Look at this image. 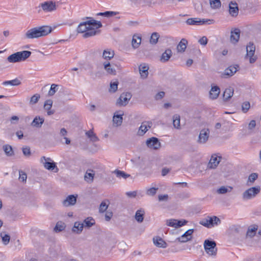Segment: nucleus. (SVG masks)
Instances as JSON below:
<instances>
[{"mask_svg": "<svg viewBox=\"0 0 261 261\" xmlns=\"http://www.w3.org/2000/svg\"><path fill=\"white\" fill-rule=\"evenodd\" d=\"M91 20L81 22L77 28V32L79 33H83V37L85 38L94 36L99 33V31L95 30L102 27L100 21H96L91 18Z\"/></svg>", "mask_w": 261, "mask_h": 261, "instance_id": "1", "label": "nucleus"}, {"mask_svg": "<svg viewBox=\"0 0 261 261\" xmlns=\"http://www.w3.org/2000/svg\"><path fill=\"white\" fill-rule=\"evenodd\" d=\"M52 30V28L48 25L35 27L26 32L24 38L29 39L38 38L47 35L51 32Z\"/></svg>", "mask_w": 261, "mask_h": 261, "instance_id": "2", "label": "nucleus"}, {"mask_svg": "<svg viewBox=\"0 0 261 261\" xmlns=\"http://www.w3.org/2000/svg\"><path fill=\"white\" fill-rule=\"evenodd\" d=\"M31 54V51L29 50L18 51L8 56L7 61L13 63L23 61L28 59Z\"/></svg>", "mask_w": 261, "mask_h": 261, "instance_id": "3", "label": "nucleus"}, {"mask_svg": "<svg viewBox=\"0 0 261 261\" xmlns=\"http://www.w3.org/2000/svg\"><path fill=\"white\" fill-rule=\"evenodd\" d=\"M221 223L220 219L216 216H207L205 219L201 220L199 223L207 228H211L215 225H217Z\"/></svg>", "mask_w": 261, "mask_h": 261, "instance_id": "4", "label": "nucleus"}, {"mask_svg": "<svg viewBox=\"0 0 261 261\" xmlns=\"http://www.w3.org/2000/svg\"><path fill=\"white\" fill-rule=\"evenodd\" d=\"M205 252L210 255L216 256L217 252L216 243L214 241L206 240L204 242Z\"/></svg>", "mask_w": 261, "mask_h": 261, "instance_id": "5", "label": "nucleus"}, {"mask_svg": "<svg viewBox=\"0 0 261 261\" xmlns=\"http://www.w3.org/2000/svg\"><path fill=\"white\" fill-rule=\"evenodd\" d=\"M260 191L259 186L250 188L243 193L242 198L244 200L252 199L260 192Z\"/></svg>", "mask_w": 261, "mask_h": 261, "instance_id": "6", "label": "nucleus"}, {"mask_svg": "<svg viewBox=\"0 0 261 261\" xmlns=\"http://www.w3.org/2000/svg\"><path fill=\"white\" fill-rule=\"evenodd\" d=\"M215 21L213 19H201L199 18H191L186 20V23L188 25H200L205 24H213Z\"/></svg>", "mask_w": 261, "mask_h": 261, "instance_id": "7", "label": "nucleus"}, {"mask_svg": "<svg viewBox=\"0 0 261 261\" xmlns=\"http://www.w3.org/2000/svg\"><path fill=\"white\" fill-rule=\"evenodd\" d=\"M255 50V46L254 43L252 42H249V43L246 46V57H249V62L250 63H254L257 57L254 56Z\"/></svg>", "mask_w": 261, "mask_h": 261, "instance_id": "8", "label": "nucleus"}, {"mask_svg": "<svg viewBox=\"0 0 261 261\" xmlns=\"http://www.w3.org/2000/svg\"><path fill=\"white\" fill-rule=\"evenodd\" d=\"M39 7L45 13L51 12L57 9L56 2L53 1H48L40 4Z\"/></svg>", "mask_w": 261, "mask_h": 261, "instance_id": "9", "label": "nucleus"}, {"mask_svg": "<svg viewBox=\"0 0 261 261\" xmlns=\"http://www.w3.org/2000/svg\"><path fill=\"white\" fill-rule=\"evenodd\" d=\"M41 162L43 164L44 168L49 170H54L56 169V172H57L59 170L57 167L56 163L54 162L50 158H46L45 156H42L40 159Z\"/></svg>", "mask_w": 261, "mask_h": 261, "instance_id": "10", "label": "nucleus"}, {"mask_svg": "<svg viewBox=\"0 0 261 261\" xmlns=\"http://www.w3.org/2000/svg\"><path fill=\"white\" fill-rule=\"evenodd\" d=\"M146 144L148 147L154 150H157L161 147V143L155 137H151L147 140Z\"/></svg>", "mask_w": 261, "mask_h": 261, "instance_id": "11", "label": "nucleus"}, {"mask_svg": "<svg viewBox=\"0 0 261 261\" xmlns=\"http://www.w3.org/2000/svg\"><path fill=\"white\" fill-rule=\"evenodd\" d=\"M193 232V229H188L181 237L177 238L176 241L180 243H186L192 239Z\"/></svg>", "mask_w": 261, "mask_h": 261, "instance_id": "12", "label": "nucleus"}, {"mask_svg": "<svg viewBox=\"0 0 261 261\" xmlns=\"http://www.w3.org/2000/svg\"><path fill=\"white\" fill-rule=\"evenodd\" d=\"M77 198V195H70L62 201V204L65 207L74 205L76 202Z\"/></svg>", "mask_w": 261, "mask_h": 261, "instance_id": "13", "label": "nucleus"}, {"mask_svg": "<svg viewBox=\"0 0 261 261\" xmlns=\"http://www.w3.org/2000/svg\"><path fill=\"white\" fill-rule=\"evenodd\" d=\"M210 130L208 128L202 129L199 135L198 142L204 144L206 142L209 138Z\"/></svg>", "mask_w": 261, "mask_h": 261, "instance_id": "14", "label": "nucleus"}, {"mask_svg": "<svg viewBox=\"0 0 261 261\" xmlns=\"http://www.w3.org/2000/svg\"><path fill=\"white\" fill-rule=\"evenodd\" d=\"M131 98L129 93H122L117 101V105L119 106H124L127 105Z\"/></svg>", "mask_w": 261, "mask_h": 261, "instance_id": "15", "label": "nucleus"}, {"mask_svg": "<svg viewBox=\"0 0 261 261\" xmlns=\"http://www.w3.org/2000/svg\"><path fill=\"white\" fill-rule=\"evenodd\" d=\"M152 125L151 121H145L142 123L138 132V134L140 136H143Z\"/></svg>", "mask_w": 261, "mask_h": 261, "instance_id": "16", "label": "nucleus"}, {"mask_svg": "<svg viewBox=\"0 0 261 261\" xmlns=\"http://www.w3.org/2000/svg\"><path fill=\"white\" fill-rule=\"evenodd\" d=\"M222 157L216 154L212 155L208 164V167L210 169L216 168L219 164Z\"/></svg>", "mask_w": 261, "mask_h": 261, "instance_id": "17", "label": "nucleus"}, {"mask_svg": "<svg viewBox=\"0 0 261 261\" xmlns=\"http://www.w3.org/2000/svg\"><path fill=\"white\" fill-rule=\"evenodd\" d=\"M229 14L233 17H236L239 13V8L236 2H230L229 4Z\"/></svg>", "mask_w": 261, "mask_h": 261, "instance_id": "18", "label": "nucleus"}, {"mask_svg": "<svg viewBox=\"0 0 261 261\" xmlns=\"http://www.w3.org/2000/svg\"><path fill=\"white\" fill-rule=\"evenodd\" d=\"M148 69L149 67L147 64L143 63L141 64L139 67V72L141 77L145 79L147 78L148 75Z\"/></svg>", "mask_w": 261, "mask_h": 261, "instance_id": "19", "label": "nucleus"}, {"mask_svg": "<svg viewBox=\"0 0 261 261\" xmlns=\"http://www.w3.org/2000/svg\"><path fill=\"white\" fill-rule=\"evenodd\" d=\"M240 36V30L239 29H234L231 31L230 41L232 43H237L239 40Z\"/></svg>", "mask_w": 261, "mask_h": 261, "instance_id": "20", "label": "nucleus"}, {"mask_svg": "<svg viewBox=\"0 0 261 261\" xmlns=\"http://www.w3.org/2000/svg\"><path fill=\"white\" fill-rule=\"evenodd\" d=\"M123 113L122 112H117L114 114L113 121L114 123L117 126H120L121 125L123 120Z\"/></svg>", "mask_w": 261, "mask_h": 261, "instance_id": "21", "label": "nucleus"}, {"mask_svg": "<svg viewBox=\"0 0 261 261\" xmlns=\"http://www.w3.org/2000/svg\"><path fill=\"white\" fill-rule=\"evenodd\" d=\"M153 242L154 244L158 247L165 248L167 247V243L159 237L153 238Z\"/></svg>", "mask_w": 261, "mask_h": 261, "instance_id": "22", "label": "nucleus"}, {"mask_svg": "<svg viewBox=\"0 0 261 261\" xmlns=\"http://www.w3.org/2000/svg\"><path fill=\"white\" fill-rule=\"evenodd\" d=\"M220 93V89L217 86H212L210 91V97L212 99H216Z\"/></svg>", "mask_w": 261, "mask_h": 261, "instance_id": "23", "label": "nucleus"}, {"mask_svg": "<svg viewBox=\"0 0 261 261\" xmlns=\"http://www.w3.org/2000/svg\"><path fill=\"white\" fill-rule=\"evenodd\" d=\"M103 67L105 70L107 71L108 74L112 75L116 74V70L115 68L112 67V65L108 61H106L103 63Z\"/></svg>", "mask_w": 261, "mask_h": 261, "instance_id": "24", "label": "nucleus"}, {"mask_svg": "<svg viewBox=\"0 0 261 261\" xmlns=\"http://www.w3.org/2000/svg\"><path fill=\"white\" fill-rule=\"evenodd\" d=\"M53 105V101L52 100L48 99L45 101L44 105V108L45 110H46L47 112V115H51L55 113L54 110H51V108L52 107Z\"/></svg>", "mask_w": 261, "mask_h": 261, "instance_id": "25", "label": "nucleus"}, {"mask_svg": "<svg viewBox=\"0 0 261 261\" xmlns=\"http://www.w3.org/2000/svg\"><path fill=\"white\" fill-rule=\"evenodd\" d=\"M172 55V53L170 49L168 48L166 49L165 51L162 54L160 59L161 61L162 62L168 61L171 58Z\"/></svg>", "mask_w": 261, "mask_h": 261, "instance_id": "26", "label": "nucleus"}, {"mask_svg": "<svg viewBox=\"0 0 261 261\" xmlns=\"http://www.w3.org/2000/svg\"><path fill=\"white\" fill-rule=\"evenodd\" d=\"M233 94V89L231 87L226 88L223 92V97L224 101L228 100Z\"/></svg>", "mask_w": 261, "mask_h": 261, "instance_id": "27", "label": "nucleus"}, {"mask_svg": "<svg viewBox=\"0 0 261 261\" xmlns=\"http://www.w3.org/2000/svg\"><path fill=\"white\" fill-rule=\"evenodd\" d=\"M44 119L42 117L36 116L32 122V125L36 127H41L43 123Z\"/></svg>", "mask_w": 261, "mask_h": 261, "instance_id": "28", "label": "nucleus"}, {"mask_svg": "<svg viewBox=\"0 0 261 261\" xmlns=\"http://www.w3.org/2000/svg\"><path fill=\"white\" fill-rule=\"evenodd\" d=\"M84 224L80 222H75L72 229V231L77 234H80L83 229Z\"/></svg>", "mask_w": 261, "mask_h": 261, "instance_id": "29", "label": "nucleus"}, {"mask_svg": "<svg viewBox=\"0 0 261 261\" xmlns=\"http://www.w3.org/2000/svg\"><path fill=\"white\" fill-rule=\"evenodd\" d=\"M187 44L188 41L186 39H182L177 46V50L178 52H184L187 47Z\"/></svg>", "mask_w": 261, "mask_h": 261, "instance_id": "30", "label": "nucleus"}, {"mask_svg": "<svg viewBox=\"0 0 261 261\" xmlns=\"http://www.w3.org/2000/svg\"><path fill=\"white\" fill-rule=\"evenodd\" d=\"M114 56V51L110 49L104 50L102 54V58L107 60H110Z\"/></svg>", "mask_w": 261, "mask_h": 261, "instance_id": "31", "label": "nucleus"}, {"mask_svg": "<svg viewBox=\"0 0 261 261\" xmlns=\"http://www.w3.org/2000/svg\"><path fill=\"white\" fill-rule=\"evenodd\" d=\"M110 202L108 199H105L103 200L99 207V213H103L106 212L108 208V206L110 204Z\"/></svg>", "mask_w": 261, "mask_h": 261, "instance_id": "32", "label": "nucleus"}, {"mask_svg": "<svg viewBox=\"0 0 261 261\" xmlns=\"http://www.w3.org/2000/svg\"><path fill=\"white\" fill-rule=\"evenodd\" d=\"M3 149L8 156H12L14 154L12 147L11 145L6 144L3 146Z\"/></svg>", "mask_w": 261, "mask_h": 261, "instance_id": "33", "label": "nucleus"}, {"mask_svg": "<svg viewBox=\"0 0 261 261\" xmlns=\"http://www.w3.org/2000/svg\"><path fill=\"white\" fill-rule=\"evenodd\" d=\"M144 214V211L141 210H139L136 212L135 219L138 222L141 223L143 222Z\"/></svg>", "mask_w": 261, "mask_h": 261, "instance_id": "34", "label": "nucleus"}, {"mask_svg": "<svg viewBox=\"0 0 261 261\" xmlns=\"http://www.w3.org/2000/svg\"><path fill=\"white\" fill-rule=\"evenodd\" d=\"M86 135L87 136V137L89 138L90 140L93 142H95L99 140L98 138L96 136V134L93 132V131L92 129L87 131L86 133Z\"/></svg>", "mask_w": 261, "mask_h": 261, "instance_id": "35", "label": "nucleus"}, {"mask_svg": "<svg viewBox=\"0 0 261 261\" xmlns=\"http://www.w3.org/2000/svg\"><path fill=\"white\" fill-rule=\"evenodd\" d=\"M65 227H66V225H65V223H64L63 222H62V221H58L56 223V225L54 230L56 232H61V231H63V230H64Z\"/></svg>", "mask_w": 261, "mask_h": 261, "instance_id": "36", "label": "nucleus"}, {"mask_svg": "<svg viewBox=\"0 0 261 261\" xmlns=\"http://www.w3.org/2000/svg\"><path fill=\"white\" fill-rule=\"evenodd\" d=\"M141 38L137 35H134L132 39V46L134 48H137L139 47L141 43Z\"/></svg>", "mask_w": 261, "mask_h": 261, "instance_id": "37", "label": "nucleus"}, {"mask_svg": "<svg viewBox=\"0 0 261 261\" xmlns=\"http://www.w3.org/2000/svg\"><path fill=\"white\" fill-rule=\"evenodd\" d=\"M21 84L20 81L17 78H16L13 80L11 81H6L3 83V85L4 86L7 85H11L13 86H18Z\"/></svg>", "mask_w": 261, "mask_h": 261, "instance_id": "38", "label": "nucleus"}, {"mask_svg": "<svg viewBox=\"0 0 261 261\" xmlns=\"http://www.w3.org/2000/svg\"><path fill=\"white\" fill-rule=\"evenodd\" d=\"M95 223V222L94 219L91 217H88L86 219H85L83 223L84 226L88 228L94 225Z\"/></svg>", "mask_w": 261, "mask_h": 261, "instance_id": "39", "label": "nucleus"}, {"mask_svg": "<svg viewBox=\"0 0 261 261\" xmlns=\"http://www.w3.org/2000/svg\"><path fill=\"white\" fill-rule=\"evenodd\" d=\"M237 70V69L236 67L230 66L225 70L224 74L228 76H232L236 72Z\"/></svg>", "mask_w": 261, "mask_h": 261, "instance_id": "40", "label": "nucleus"}, {"mask_svg": "<svg viewBox=\"0 0 261 261\" xmlns=\"http://www.w3.org/2000/svg\"><path fill=\"white\" fill-rule=\"evenodd\" d=\"M94 173L92 170H88L85 173V179L88 181H92L93 180Z\"/></svg>", "mask_w": 261, "mask_h": 261, "instance_id": "41", "label": "nucleus"}, {"mask_svg": "<svg viewBox=\"0 0 261 261\" xmlns=\"http://www.w3.org/2000/svg\"><path fill=\"white\" fill-rule=\"evenodd\" d=\"M258 174L256 173H251L248 177V179L247 182L248 186H251L254 181L257 178Z\"/></svg>", "mask_w": 261, "mask_h": 261, "instance_id": "42", "label": "nucleus"}, {"mask_svg": "<svg viewBox=\"0 0 261 261\" xmlns=\"http://www.w3.org/2000/svg\"><path fill=\"white\" fill-rule=\"evenodd\" d=\"M159 37L160 35L159 34V33L156 32L153 33L150 37V43L152 44H156L158 41Z\"/></svg>", "mask_w": 261, "mask_h": 261, "instance_id": "43", "label": "nucleus"}, {"mask_svg": "<svg viewBox=\"0 0 261 261\" xmlns=\"http://www.w3.org/2000/svg\"><path fill=\"white\" fill-rule=\"evenodd\" d=\"M173 124L175 128H180V117L178 115H175L173 117Z\"/></svg>", "mask_w": 261, "mask_h": 261, "instance_id": "44", "label": "nucleus"}, {"mask_svg": "<svg viewBox=\"0 0 261 261\" xmlns=\"http://www.w3.org/2000/svg\"><path fill=\"white\" fill-rule=\"evenodd\" d=\"M114 173L116 175L117 177L119 178H123L124 179L127 178L130 176L129 174H126L124 171L116 170L114 171Z\"/></svg>", "mask_w": 261, "mask_h": 261, "instance_id": "45", "label": "nucleus"}, {"mask_svg": "<svg viewBox=\"0 0 261 261\" xmlns=\"http://www.w3.org/2000/svg\"><path fill=\"white\" fill-rule=\"evenodd\" d=\"M257 229V227L256 226L248 228V229L246 233L247 236L249 237L250 238L253 237V236H254Z\"/></svg>", "mask_w": 261, "mask_h": 261, "instance_id": "46", "label": "nucleus"}, {"mask_svg": "<svg viewBox=\"0 0 261 261\" xmlns=\"http://www.w3.org/2000/svg\"><path fill=\"white\" fill-rule=\"evenodd\" d=\"M0 236L2 239V241L3 243L5 245H7L10 242V236L8 234H5L4 232H2L1 233Z\"/></svg>", "mask_w": 261, "mask_h": 261, "instance_id": "47", "label": "nucleus"}, {"mask_svg": "<svg viewBox=\"0 0 261 261\" xmlns=\"http://www.w3.org/2000/svg\"><path fill=\"white\" fill-rule=\"evenodd\" d=\"M211 6L213 9L218 8L221 7L220 0H210Z\"/></svg>", "mask_w": 261, "mask_h": 261, "instance_id": "48", "label": "nucleus"}, {"mask_svg": "<svg viewBox=\"0 0 261 261\" xmlns=\"http://www.w3.org/2000/svg\"><path fill=\"white\" fill-rule=\"evenodd\" d=\"M40 97V96L39 94H35L33 96H32L30 100V105H34L36 103L39 98Z\"/></svg>", "mask_w": 261, "mask_h": 261, "instance_id": "49", "label": "nucleus"}, {"mask_svg": "<svg viewBox=\"0 0 261 261\" xmlns=\"http://www.w3.org/2000/svg\"><path fill=\"white\" fill-rule=\"evenodd\" d=\"M241 227L238 225H232L230 227L229 230L232 233H239L240 232Z\"/></svg>", "mask_w": 261, "mask_h": 261, "instance_id": "50", "label": "nucleus"}, {"mask_svg": "<svg viewBox=\"0 0 261 261\" xmlns=\"http://www.w3.org/2000/svg\"><path fill=\"white\" fill-rule=\"evenodd\" d=\"M58 86V85L54 84H53L51 85L50 89L49 91H48V95L49 96H53L55 94V93L57 91V88Z\"/></svg>", "mask_w": 261, "mask_h": 261, "instance_id": "51", "label": "nucleus"}, {"mask_svg": "<svg viewBox=\"0 0 261 261\" xmlns=\"http://www.w3.org/2000/svg\"><path fill=\"white\" fill-rule=\"evenodd\" d=\"M118 82H111L110 83V91L115 92L117 91L118 88Z\"/></svg>", "mask_w": 261, "mask_h": 261, "instance_id": "52", "label": "nucleus"}, {"mask_svg": "<svg viewBox=\"0 0 261 261\" xmlns=\"http://www.w3.org/2000/svg\"><path fill=\"white\" fill-rule=\"evenodd\" d=\"M250 107V103L248 101H246L243 103L242 105V111L244 113H246Z\"/></svg>", "mask_w": 261, "mask_h": 261, "instance_id": "53", "label": "nucleus"}, {"mask_svg": "<svg viewBox=\"0 0 261 261\" xmlns=\"http://www.w3.org/2000/svg\"><path fill=\"white\" fill-rule=\"evenodd\" d=\"M158 190V188H151L147 190L146 194L149 196H153L156 194Z\"/></svg>", "mask_w": 261, "mask_h": 261, "instance_id": "54", "label": "nucleus"}, {"mask_svg": "<svg viewBox=\"0 0 261 261\" xmlns=\"http://www.w3.org/2000/svg\"><path fill=\"white\" fill-rule=\"evenodd\" d=\"M188 221L185 220H176L175 228L181 227L187 223Z\"/></svg>", "mask_w": 261, "mask_h": 261, "instance_id": "55", "label": "nucleus"}, {"mask_svg": "<svg viewBox=\"0 0 261 261\" xmlns=\"http://www.w3.org/2000/svg\"><path fill=\"white\" fill-rule=\"evenodd\" d=\"M22 150L23 154L25 156H30L31 153L30 148L29 147H23Z\"/></svg>", "mask_w": 261, "mask_h": 261, "instance_id": "56", "label": "nucleus"}, {"mask_svg": "<svg viewBox=\"0 0 261 261\" xmlns=\"http://www.w3.org/2000/svg\"><path fill=\"white\" fill-rule=\"evenodd\" d=\"M165 95V93L163 91L158 92L154 96L155 100H158L162 99Z\"/></svg>", "mask_w": 261, "mask_h": 261, "instance_id": "57", "label": "nucleus"}, {"mask_svg": "<svg viewBox=\"0 0 261 261\" xmlns=\"http://www.w3.org/2000/svg\"><path fill=\"white\" fill-rule=\"evenodd\" d=\"M228 191V189L224 186H222L219 189H218L217 190L218 193L221 194H225Z\"/></svg>", "mask_w": 261, "mask_h": 261, "instance_id": "58", "label": "nucleus"}, {"mask_svg": "<svg viewBox=\"0 0 261 261\" xmlns=\"http://www.w3.org/2000/svg\"><path fill=\"white\" fill-rule=\"evenodd\" d=\"M166 224L168 226L175 228L176 219H169V220H167Z\"/></svg>", "mask_w": 261, "mask_h": 261, "instance_id": "59", "label": "nucleus"}, {"mask_svg": "<svg viewBox=\"0 0 261 261\" xmlns=\"http://www.w3.org/2000/svg\"><path fill=\"white\" fill-rule=\"evenodd\" d=\"M208 39L205 36H203L201 37L199 40L198 42L202 45H206L207 43Z\"/></svg>", "mask_w": 261, "mask_h": 261, "instance_id": "60", "label": "nucleus"}, {"mask_svg": "<svg viewBox=\"0 0 261 261\" xmlns=\"http://www.w3.org/2000/svg\"><path fill=\"white\" fill-rule=\"evenodd\" d=\"M19 179L22 181H25L27 178V175L25 173L22 171H19Z\"/></svg>", "mask_w": 261, "mask_h": 261, "instance_id": "61", "label": "nucleus"}, {"mask_svg": "<svg viewBox=\"0 0 261 261\" xmlns=\"http://www.w3.org/2000/svg\"><path fill=\"white\" fill-rule=\"evenodd\" d=\"M118 13L117 12H114V11H106L105 12V17H110L116 15Z\"/></svg>", "mask_w": 261, "mask_h": 261, "instance_id": "62", "label": "nucleus"}, {"mask_svg": "<svg viewBox=\"0 0 261 261\" xmlns=\"http://www.w3.org/2000/svg\"><path fill=\"white\" fill-rule=\"evenodd\" d=\"M113 216V213L112 212L107 211L105 214V220L107 221H109L111 220Z\"/></svg>", "mask_w": 261, "mask_h": 261, "instance_id": "63", "label": "nucleus"}, {"mask_svg": "<svg viewBox=\"0 0 261 261\" xmlns=\"http://www.w3.org/2000/svg\"><path fill=\"white\" fill-rule=\"evenodd\" d=\"M256 126V121L254 120H251L248 124V129H252Z\"/></svg>", "mask_w": 261, "mask_h": 261, "instance_id": "64", "label": "nucleus"}]
</instances>
